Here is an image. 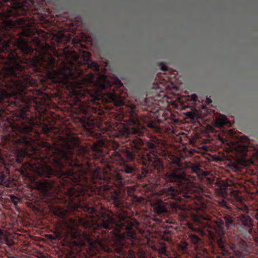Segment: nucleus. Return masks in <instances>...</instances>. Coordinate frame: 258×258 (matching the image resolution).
<instances>
[{"instance_id":"1","label":"nucleus","mask_w":258,"mask_h":258,"mask_svg":"<svg viewBox=\"0 0 258 258\" xmlns=\"http://www.w3.org/2000/svg\"><path fill=\"white\" fill-rule=\"evenodd\" d=\"M167 181L172 182L173 185L170 187H164L162 189V195L163 198L167 199L174 200L164 203L159 201L155 205L154 210L158 214H167L168 209L165 204H169L172 212L178 215L180 221H185L190 215L189 211L182 204L180 203V194L185 198L186 201L198 198V193L201 190L198 187L195 186L189 179L186 177L184 170L178 168L175 170L167 172L165 174Z\"/></svg>"},{"instance_id":"2","label":"nucleus","mask_w":258,"mask_h":258,"mask_svg":"<svg viewBox=\"0 0 258 258\" xmlns=\"http://www.w3.org/2000/svg\"><path fill=\"white\" fill-rule=\"evenodd\" d=\"M231 152L239 157H245L247 155V147L240 143L234 144L231 147Z\"/></svg>"},{"instance_id":"3","label":"nucleus","mask_w":258,"mask_h":258,"mask_svg":"<svg viewBox=\"0 0 258 258\" xmlns=\"http://www.w3.org/2000/svg\"><path fill=\"white\" fill-rule=\"evenodd\" d=\"M0 184L7 186L9 184V177L7 175L8 171L3 159L0 158Z\"/></svg>"},{"instance_id":"4","label":"nucleus","mask_w":258,"mask_h":258,"mask_svg":"<svg viewBox=\"0 0 258 258\" xmlns=\"http://www.w3.org/2000/svg\"><path fill=\"white\" fill-rule=\"evenodd\" d=\"M188 239L190 242L194 245L196 250L198 251L202 249L203 241L201 238L196 234H190L189 235Z\"/></svg>"},{"instance_id":"5","label":"nucleus","mask_w":258,"mask_h":258,"mask_svg":"<svg viewBox=\"0 0 258 258\" xmlns=\"http://www.w3.org/2000/svg\"><path fill=\"white\" fill-rule=\"evenodd\" d=\"M234 198L235 199V203L236 208L243 212L247 211L248 207L244 204L242 197L236 193L234 196Z\"/></svg>"},{"instance_id":"6","label":"nucleus","mask_w":258,"mask_h":258,"mask_svg":"<svg viewBox=\"0 0 258 258\" xmlns=\"http://www.w3.org/2000/svg\"><path fill=\"white\" fill-rule=\"evenodd\" d=\"M215 122L217 126L222 127L224 125H227L231 126V123L230 121L228 119L227 117L224 115L220 114L217 116L215 119Z\"/></svg>"},{"instance_id":"7","label":"nucleus","mask_w":258,"mask_h":258,"mask_svg":"<svg viewBox=\"0 0 258 258\" xmlns=\"http://www.w3.org/2000/svg\"><path fill=\"white\" fill-rule=\"evenodd\" d=\"M57 43H66L70 42V37H68L65 34L59 32L56 35L54 36Z\"/></svg>"},{"instance_id":"8","label":"nucleus","mask_w":258,"mask_h":258,"mask_svg":"<svg viewBox=\"0 0 258 258\" xmlns=\"http://www.w3.org/2000/svg\"><path fill=\"white\" fill-rule=\"evenodd\" d=\"M159 253L161 255L168 256L169 251L167 250L166 247L165 245L161 246L159 248Z\"/></svg>"},{"instance_id":"9","label":"nucleus","mask_w":258,"mask_h":258,"mask_svg":"<svg viewBox=\"0 0 258 258\" xmlns=\"http://www.w3.org/2000/svg\"><path fill=\"white\" fill-rule=\"evenodd\" d=\"M192 172L196 173L197 175H199L202 172V170L200 169V167L197 165H194L192 168Z\"/></svg>"},{"instance_id":"10","label":"nucleus","mask_w":258,"mask_h":258,"mask_svg":"<svg viewBox=\"0 0 258 258\" xmlns=\"http://www.w3.org/2000/svg\"><path fill=\"white\" fill-rule=\"evenodd\" d=\"M10 199L11 201L13 203H14L15 205H16L18 203V201L19 199L14 195H11L10 196Z\"/></svg>"},{"instance_id":"11","label":"nucleus","mask_w":258,"mask_h":258,"mask_svg":"<svg viewBox=\"0 0 258 258\" xmlns=\"http://www.w3.org/2000/svg\"><path fill=\"white\" fill-rule=\"evenodd\" d=\"M188 246V243L187 242H183L181 245V248L182 250H186L187 249Z\"/></svg>"},{"instance_id":"12","label":"nucleus","mask_w":258,"mask_h":258,"mask_svg":"<svg viewBox=\"0 0 258 258\" xmlns=\"http://www.w3.org/2000/svg\"><path fill=\"white\" fill-rule=\"evenodd\" d=\"M143 105L148 106H150L151 105V104L149 102L148 99L146 98L144 100L143 102Z\"/></svg>"},{"instance_id":"13","label":"nucleus","mask_w":258,"mask_h":258,"mask_svg":"<svg viewBox=\"0 0 258 258\" xmlns=\"http://www.w3.org/2000/svg\"><path fill=\"white\" fill-rule=\"evenodd\" d=\"M27 154V152L25 150L22 151V155L21 156V157L24 158V156H25Z\"/></svg>"},{"instance_id":"14","label":"nucleus","mask_w":258,"mask_h":258,"mask_svg":"<svg viewBox=\"0 0 258 258\" xmlns=\"http://www.w3.org/2000/svg\"><path fill=\"white\" fill-rule=\"evenodd\" d=\"M161 68L163 71H166L167 70V67L166 66H162Z\"/></svg>"},{"instance_id":"15","label":"nucleus","mask_w":258,"mask_h":258,"mask_svg":"<svg viewBox=\"0 0 258 258\" xmlns=\"http://www.w3.org/2000/svg\"><path fill=\"white\" fill-rule=\"evenodd\" d=\"M192 98L194 100H196V99L197 98V95L196 94H193L192 95Z\"/></svg>"},{"instance_id":"16","label":"nucleus","mask_w":258,"mask_h":258,"mask_svg":"<svg viewBox=\"0 0 258 258\" xmlns=\"http://www.w3.org/2000/svg\"><path fill=\"white\" fill-rule=\"evenodd\" d=\"M49 238H50L51 239H55L54 237L51 235H49Z\"/></svg>"},{"instance_id":"17","label":"nucleus","mask_w":258,"mask_h":258,"mask_svg":"<svg viewBox=\"0 0 258 258\" xmlns=\"http://www.w3.org/2000/svg\"><path fill=\"white\" fill-rule=\"evenodd\" d=\"M147 125L150 127H153V125L152 123H148Z\"/></svg>"},{"instance_id":"18","label":"nucleus","mask_w":258,"mask_h":258,"mask_svg":"<svg viewBox=\"0 0 258 258\" xmlns=\"http://www.w3.org/2000/svg\"><path fill=\"white\" fill-rule=\"evenodd\" d=\"M10 25H11V27H13V26H14V24H13V22H11V21L10 22Z\"/></svg>"},{"instance_id":"19","label":"nucleus","mask_w":258,"mask_h":258,"mask_svg":"<svg viewBox=\"0 0 258 258\" xmlns=\"http://www.w3.org/2000/svg\"><path fill=\"white\" fill-rule=\"evenodd\" d=\"M17 162H18V163L21 162V161H20V159H19L18 158H17Z\"/></svg>"}]
</instances>
